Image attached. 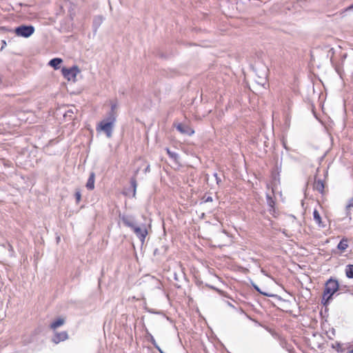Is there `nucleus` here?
<instances>
[{"mask_svg": "<svg viewBox=\"0 0 353 353\" xmlns=\"http://www.w3.org/2000/svg\"><path fill=\"white\" fill-rule=\"evenodd\" d=\"M76 201L79 203L81 199V194L79 190H77L74 194Z\"/></svg>", "mask_w": 353, "mask_h": 353, "instance_id": "22", "label": "nucleus"}, {"mask_svg": "<svg viewBox=\"0 0 353 353\" xmlns=\"http://www.w3.org/2000/svg\"><path fill=\"white\" fill-rule=\"evenodd\" d=\"M132 230L134 231L137 236L141 242L143 243L145 241V239L148 234V230L146 229V227L145 225L137 226L136 225H134V228H132Z\"/></svg>", "mask_w": 353, "mask_h": 353, "instance_id": "5", "label": "nucleus"}, {"mask_svg": "<svg viewBox=\"0 0 353 353\" xmlns=\"http://www.w3.org/2000/svg\"><path fill=\"white\" fill-rule=\"evenodd\" d=\"M34 32V28L32 26L22 25L15 28L14 32L18 37L28 38Z\"/></svg>", "mask_w": 353, "mask_h": 353, "instance_id": "3", "label": "nucleus"}, {"mask_svg": "<svg viewBox=\"0 0 353 353\" xmlns=\"http://www.w3.org/2000/svg\"><path fill=\"white\" fill-rule=\"evenodd\" d=\"M348 247V241L347 239H343L338 244V249L341 251H345Z\"/></svg>", "mask_w": 353, "mask_h": 353, "instance_id": "16", "label": "nucleus"}, {"mask_svg": "<svg viewBox=\"0 0 353 353\" xmlns=\"http://www.w3.org/2000/svg\"><path fill=\"white\" fill-rule=\"evenodd\" d=\"M131 185L133 188L134 195L136 193V190H137V180H136L135 177H133L131 179Z\"/></svg>", "mask_w": 353, "mask_h": 353, "instance_id": "21", "label": "nucleus"}, {"mask_svg": "<svg viewBox=\"0 0 353 353\" xmlns=\"http://www.w3.org/2000/svg\"><path fill=\"white\" fill-rule=\"evenodd\" d=\"M348 353H353V349L348 352Z\"/></svg>", "mask_w": 353, "mask_h": 353, "instance_id": "33", "label": "nucleus"}, {"mask_svg": "<svg viewBox=\"0 0 353 353\" xmlns=\"http://www.w3.org/2000/svg\"><path fill=\"white\" fill-rule=\"evenodd\" d=\"M150 342L152 343V345L154 346V347L156 349H159L160 347L158 345V344L157 343L154 338L153 337V336L152 334H150Z\"/></svg>", "mask_w": 353, "mask_h": 353, "instance_id": "25", "label": "nucleus"}, {"mask_svg": "<svg viewBox=\"0 0 353 353\" xmlns=\"http://www.w3.org/2000/svg\"><path fill=\"white\" fill-rule=\"evenodd\" d=\"M339 288V284L338 281L332 278L325 283L322 299V303L324 305H327L329 303L333 294L338 291Z\"/></svg>", "mask_w": 353, "mask_h": 353, "instance_id": "1", "label": "nucleus"}, {"mask_svg": "<svg viewBox=\"0 0 353 353\" xmlns=\"http://www.w3.org/2000/svg\"><path fill=\"white\" fill-rule=\"evenodd\" d=\"M62 61V59L60 58H54L50 61L49 65L54 69H58Z\"/></svg>", "mask_w": 353, "mask_h": 353, "instance_id": "14", "label": "nucleus"}, {"mask_svg": "<svg viewBox=\"0 0 353 353\" xmlns=\"http://www.w3.org/2000/svg\"><path fill=\"white\" fill-rule=\"evenodd\" d=\"M324 183L321 179H315L314 183V189L318 191L320 193H323L324 192Z\"/></svg>", "mask_w": 353, "mask_h": 353, "instance_id": "11", "label": "nucleus"}, {"mask_svg": "<svg viewBox=\"0 0 353 353\" xmlns=\"http://www.w3.org/2000/svg\"><path fill=\"white\" fill-rule=\"evenodd\" d=\"M313 218H314V220L316 222V223L319 225V227H320V228L325 227V224L322 221L321 216L317 210H314Z\"/></svg>", "mask_w": 353, "mask_h": 353, "instance_id": "10", "label": "nucleus"}, {"mask_svg": "<svg viewBox=\"0 0 353 353\" xmlns=\"http://www.w3.org/2000/svg\"><path fill=\"white\" fill-rule=\"evenodd\" d=\"M345 275L347 278L353 279V265L349 264L346 265Z\"/></svg>", "mask_w": 353, "mask_h": 353, "instance_id": "17", "label": "nucleus"}, {"mask_svg": "<svg viewBox=\"0 0 353 353\" xmlns=\"http://www.w3.org/2000/svg\"><path fill=\"white\" fill-rule=\"evenodd\" d=\"M103 21V17L101 15L97 16L94 17L93 21V25L95 28V30H97L99 27L101 25V23Z\"/></svg>", "mask_w": 353, "mask_h": 353, "instance_id": "15", "label": "nucleus"}, {"mask_svg": "<svg viewBox=\"0 0 353 353\" xmlns=\"http://www.w3.org/2000/svg\"><path fill=\"white\" fill-rule=\"evenodd\" d=\"M120 219L122 221L123 223L125 226L129 227L131 229L132 228H134V225H135V223H134V219L132 216L123 215L121 216H120Z\"/></svg>", "mask_w": 353, "mask_h": 353, "instance_id": "8", "label": "nucleus"}, {"mask_svg": "<svg viewBox=\"0 0 353 353\" xmlns=\"http://www.w3.org/2000/svg\"><path fill=\"white\" fill-rule=\"evenodd\" d=\"M151 281L153 284L156 285L157 288L161 289V283L158 279L155 278H152Z\"/></svg>", "mask_w": 353, "mask_h": 353, "instance_id": "23", "label": "nucleus"}, {"mask_svg": "<svg viewBox=\"0 0 353 353\" xmlns=\"http://www.w3.org/2000/svg\"><path fill=\"white\" fill-rule=\"evenodd\" d=\"M353 8V5L350 6V7H348L346 10H352Z\"/></svg>", "mask_w": 353, "mask_h": 353, "instance_id": "29", "label": "nucleus"}, {"mask_svg": "<svg viewBox=\"0 0 353 353\" xmlns=\"http://www.w3.org/2000/svg\"><path fill=\"white\" fill-rule=\"evenodd\" d=\"M353 209V197L351 198L349 201H348V203L347 205H346V211H347V215H349V214L350 213V211Z\"/></svg>", "mask_w": 353, "mask_h": 353, "instance_id": "19", "label": "nucleus"}, {"mask_svg": "<svg viewBox=\"0 0 353 353\" xmlns=\"http://www.w3.org/2000/svg\"><path fill=\"white\" fill-rule=\"evenodd\" d=\"M68 339V334L67 332L63 331L61 332H56L54 337L52 338V342L57 344L61 341H64Z\"/></svg>", "mask_w": 353, "mask_h": 353, "instance_id": "7", "label": "nucleus"}, {"mask_svg": "<svg viewBox=\"0 0 353 353\" xmlns=\"http://www.w3.org/2000/svg\"><path fill=\"white\" fill-rule=\"evenodd\" d=\"M267 201H268V204L269 205V206H270L271 208L274 207V201L269 195H267Z\"/></svg>", "mask_w": 353, "mask_h": 353, "instance_id": "24", "label": "nucleus"}, {"mask_svg": "<svg viewBox=\"0 0 353 353\" xmlns=\"http://www.w3.org/2000/svg\"><path fill=\"white\" fill-rule=\"evenodd\" d=\"M160 353H165L161 348L158 349Z\"/></svg>", "mask_w": 353, "mask_h": 353, "instance_id": "30", "label": "nucleus"}, {"mask_svg": "<svg viewBox=\"0 0 353 353\" xmlns=\"http://www.w3.org/2000/svg\"><path fill=\"white\" fill-rule=\"evenodd\" d=\"M116 122V119L114 117H107V118L102 120L97 126V130L98 132H103L107 137L110 138L112 134V130Z\"/></svg>", "mask_w": 353, "mask_h": 353, "instance_id": "2", "label": "nucleus"}, {"mask_svg": "<svg viewBox=\"0 0 353 353\" xmlns=\"http://www.w3.org/2000/svg\"><path fill=\"white\" fill-rule=\"evenodd\" d=\"M150 165H148L145 169V172H150Z\"/></svg>", "mask_w": 353, "mask_h": 353, "instance_id": "27", "label": "nucleus"}, {"mask_svg": "<svg viewBox=\"0 0 353 353\" xmlns=\"http://www.w3.org/2000/svg\"><path fill=\"white\" fill-rule=\"evenodd\" d=\"M6 44L5 41H3V46H5Z\"/></svg>", "mask_w": 353, "mask_h": 353, "instance_id": "32", "label": "nucleus"}, {"mask_svg": "<svg viewBox=\"0 0 353 353\" xmlns=\"http://www.w3.org/2000/svg\"><path fill=\"white\" fill-rule=\"evenodd\" d=\"M80 72L77 66H73L70 68H63L62 74L68 81H75L77 75Z\"/></svg>", "mask_w": 353, "mask_h": 353, "instance_id": "4", "label": "nucleus"}, {"mask_svg": "<svg viewBox=\"0 0 353 353\" xmlns=\"http://www.w3.org/2000/svg\"><path fill=\"white\" fill-rule=\"evenodd\" d=\"M94 181H95V174H94V172H90L89 178L86 183V185H85L86 188L90 190H92L94 188Z\"/></svg>", "mask_w": 353, "mask_h": 353, "instance_id": "9", "label": "nucleus"}, {"mask_svg": "<svg viewBox=\"0 0 353 353\" xmlns=\"http://www.w3.org/2000/svg\"><path fill=\"white\" fill-rule=\"evenodd\" d=\"M77 111V108L74 106H72L64 114L63 117L67 119L69 118V120H72V115Z\"/></svg>", "mask_w": 353, "mask_h": 353, "instance_id": "13", "label": "nucleus"}, {"mask_svg": "<svg viewBox=\"0 0 353 353\" xmlns=\"http://www.w3.org/2000/svg\"><path fill=\"white\" fill-rule=\"evenodd\" d=\"M116 110H117V104H115V103L112 104V105H111V110L108 113V117L113 116L114 119H117V112H116Z\"/></svg>", "mask_w": 353, "mask_h": 353, "instance_id": "18", "label": "nucleus"}, {"mask_svg": "<svg viewBox=\"0 0 353 353\" xmlns=\"http://www.w3.org/2000/svg\"><path fill=\"white\" fill-rule=\"evenodd\" d=\"M212 201V198L211 196H208L206 199H205V201L206 202H208V201Z\"/></svg>", "mask_w": 353, "mask_h": 353, "instance_id": "28", "label": "nucleus"}, {"mask_svg": "<svg viewBox=\"0 0 353 353\" xmlns=\"http://www.w3.org/2000/svg\"><path fill=\"white\" fill-rule=\"evenodd\" d=\"M176 128L183 134L190 136L194 133V131L185 123H178L176 125Z\"/></svg>", "mask_w": 353, "mask_h": 353, "instance_id": "6", "label": "nucleus"}, {"mask_svg": "<svg viewBox=\"0 0 353 353\" xmlns=\"http://www.w3.org/2000/svg\"><path fill=\"white\" fill-rule=\"evenodd\" d=\"M214 176L216 179V184L217 185H220V183H221V179H220V177L218 176L217 173H214Z\"/></svg>", "mask_w": 353, "mask_h": 353, "instance_id": "26", "label": "nucleus"}, {"mask_svg": "<svg viewBox=\"0 0 353 353\" xmlns=\"http://www.w3.org/2000/svg\"><path fill=\"white\" fill-rule=\"evenodd\" d=\"M65 319L59 318L50 324V329L55 330L58 327L62 326L65 323Z\"/></svg>", "mask_w": 353, "mask_h": 353, "instance_id": "12", "label": "nucleus"}, {"mask_svg": "<svg viewBox=\"0 0 353 353\" xmlns=\"http://www.w3.org/2000/svg\"><path fill=\"white\" fill-rule=\"evenodd\" d=\"M6 44L5 41H3V46H5Z\"/></svg>", "mask_w": 353, "mask_h": 353, "instance_id": "31", "label": "nucleus"}, {"mask_svg": "<svg viewBox=\"0 0 353 353\" xmlns=\"http://www.w3.org/2000/svg\"><path fill=\"white\" fill-rule=\"evenodd\" d=\"M166 151L170 158L175 161L177 160L179 155L176 153L170 151L168 148H166Z\"/></svg>", "mask_w": 353, "mask_h": 353, "instance_id": "20", "label": "nucleus"}]
</instances>
